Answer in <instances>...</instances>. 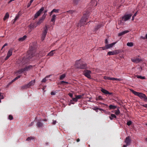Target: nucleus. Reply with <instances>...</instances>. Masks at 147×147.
<instances>
[{"mask_svg": "<svg viewBox=\"0 0 147 147\" xmlns=\"http://www.w3.org/2000/svg\"><path fill=\"white\" fill-rule=\"evenodd\" d=\"M75 67L78 68L82 69H85L87 68V64L83 63L80 59L77 60L75 65Z\"/></svg>", "mask_w": 147, "mask_h": 147, "instance_id": "1", "label": "nucleus"}, {"mask_svg": "<svg viewBox=\"0 0 147 147\" xmlns=\"http://www.w3.org/2000/svg\"><path fill=\"white\" fill-rule=\"evenodd\" d=\"M130 90L135 95L138 96L141 99H144V101H146V100L147 98V97L145 94L141 92H136L132 89H130Z\"/></svg>", "mask_w": 147, "mask_h": 147, "instance_id": "2", "label": "nucleus"}, {"mask_svg": "<svg viewBox=\"0 0 147 147\" xmlns=\"http://www.w3.org/2000/svg\"><path fill=\"white\" fill-rule=\"evenodd\" d=\"M88 18V16H87L86 15L84 14V16L81 18L78 24V26L81 27L82 26H83L84 25L86 24V22Z\"/></svg>", "mask_w": 147, "mask_h": 147, "instance_id": "3", "label": "nucleus"}, {"mask_svg": "<svg viewBox=\"0 0 147 147\" xmlns=\"http://www.w3.org/2000/svg\"><path fill=\"white\" fill-rule=\"evenodd\" d=\"M34 51H33L32 50V48L30 47V48L29 50L28 51V55H27V57L28 59L31 58L34 55Z\"/></svg>", "mask_w": 147, "mask_h": 147, "instance_id": "4", "label": "nucleus"}, {"mask_svg": "<svg viewBox=\"0 0 147 147\" xmlns=\"http://www.w3.org/2000/svg\"><path fill=\"white\" fill-rule=\"evenodd\" d=\"M47 26L45 25L44 28V30L43 31L42 36L41 37L42 39V40H43L45 37L46 36L47 33Z\"/></svg>", "mask_w": 147, "mask_h": 147, "instance_id": "5", "label": "nucleus"}, {"mask_svg": "<svg viewBox=\"0 0 147 147\" xmlns=\"http://www.w3.org/2000/svg\"><path fill=\"white\" fill-rule=\"evenodd\" d=\"M91 73V71H90L88 70H85L83 72L84 75L88 78H91L90 74Z\"/></svg>", "mask_w": 147, "mask_h": 147, "instance_id": "6", "label": "nucleus"}, {"mask_svg": "<svg viewBox=\"0 0 147 147\" xmlns=\"http://www.w3.org/2000/svg\"><path fill=\"white\" fill-rule=\"evenodd\" d=\"M132 15L131 14L125 15L123 17V19L125 21H127L131 18Z\"/></svg>", "mask_w": 147, "mask_h": 147, "instance_id": "7", "label": "nucleus"}, {"mask_svg": "<svg viewBox=\"0 0 147 147\" xmlns=\"http://www.w3.org/2000/svg\"><path fill=\"white\" fill-rule=\"evenodd\" d=\"M44 8L43 7H42L40 10L38 11L35 14L34 16V18H37L39 15L44 10Z\"/></svg>", "mask_w": 147, "mask_h": 147, "instance_id": "8", "label": "nucleus"}, {"mask_svg": "<svg viewBox=\"0 0 147 147\" xmlns=\"http://www.w3.org/2000/svg\"><path fill=\"white\" fill-rule=\"evenodd\" d=\"M125 142L127 145H129L131 143V140L129 136L127 137L125 140Z\"/></svg>", "mask_w": 147, "mask_h": 147, "instance_id": "9", "label": "nucleus"}, {"mask_svg": "<svg viewBox=\"0 0 147 147\" xmlns=\"http://www.w3.org/2000/svg\"><path fill=\"white\" fill-rule=\"evenodd\" d=\"M131 61L134 63H138L142 61V60L139 58H136L133 59H131Z\"/></svg>", "mask_w": 147, "mask_h": 147, "instance_id": "10", "label": "nucleus"}, {"mask_svg": "<svg viewBox=\"0 0 147 147\" xmlns=\"http://www.w3.org/2000/svg\"><path fill=\"white\" fill-rule=\"evenodd\" d=\"M35 82V80L31 81L27 84L28 87V88H30L31 86L34 85V84Z\"/></svg>", "mask_w": 147, "mask_h": 147, "instance_id": "11", "label": "nucleus"}, {"mask_svg": "<svg viewBox=\"0 0 147 147\" xmlns=\"http://www.w3.org/2000/svg\"><path fill=\"white\" fill-rule=\"evenodd\" d=\"M116 42H113L110 44H107L106 45V47L107 49H108L112 48L116 43Z\"/></svg>", "mask_w": 147, "mask_h": 147, "instance_id": "12", "label": "nucleus"}, {"mask_svg": "<svg viewBox=\"0 0 147 147\" xmlns=\"http://www.w3.org/2000/svg\"><path fill=\"white\" fill-rule=\"evenodd\" d=\"M101 91L102 93L105 94H109L110 95L112 94V93L109 92L107 90L103 88H102L101 90Z\"/></svg>", "mask_w": 147, "mask_h": 147, "instance_id": "13", "label": "nucleus"}, {"mask_svg": "<svg viewBox=\"0 0 147 147\" xmlns=\"http://www.w3.org/2000/svg\"><path fill=\"white\" fill-rule=\"evenodd\" d=\"M129 32V31L128 30H126L122 32H121L119 33L118 34V36H121L122 35H124V34L127 33Z\"/></svg>", "mask_w": 147, "mask_h": 147, "instance_id": "14", "label": "nucleus"}, {"mask_svg": "<svg viewBox=\"0 0 147 147\" xmlns=\"http://www.w3.org/2000/svg\"><path fill=\"white\" fill-rule=\"evenodd\" d=\"M32 67V65H29L26 67H25L24 68V71H26L30 70Z\"/></svg>", "mask_w": 147, "mask_h": 147, "instance_id": "15", "label": "nucleus"}, {"mask_svg": "<svg viewBox=\"0 0 147 147\" xmlns=\"http://www.w3.org/2000/svg\"><path fill=\"white\" fill-rule=\"evenodd\" d=\"M24 68H22L21 69H20L17 71L16 72V74H20L23 72H24Z\"/></svg>", "mask_w": 147, "mask_h": 147, "instance_id": "16", "label": "nucleus"}, {"mask_svg": "<svg viewBox=\"0 0 147 147\" xmlns=\"http://www.w3.org/2000/svg\"><path fill=\"white\" fill-rule=\"evenodd\" d=\"M103 26V25L102 24H99L96 26L94 28V30L95 31H97L99 28L102 27Z\"/></svg>", "mask_w": 147, "mask_h": 147, "instance_id": "17", "label": "nucleus"}, {"mask_svg": "<svg viewBox=\"0 0 147 147\" xmlns=\"http://www.w3.org/2000/svg\"><path fill=\"white\" fill-rule=\"evenodd\" d=\"M117 53L116 51H109L107 53V55H113Z\"/></svg>", "mask_w": 147, "mask_h": 147, "instance_id": "18", "label": "nucleus"}, {"mask_svg": "<svg viewBox=\"0 0 147 147\" xmlns=\"http://www.w3.org/2000/svg\"><path fill=\"white\" fill-rule=\"evenodd\" d=\"M109 107L110 110L115 109L117 108V107L116 106L111 105H109Z\"/></svg>", "mask_w": 147, "mask_h": 147, "instance_id": "19", "label": "nucleus"}, {"mask_svg": "<svg viewBox=\"0 0 147 147\" xmlns=\"http://www.w3.org/2000/svg\"><path fill=\"white\" fill-rule=\"evenodd\" d=\"M36 125L38 127H41L43 126V124L40 121H38L36 123Z\"/></svg>", "mask_w": 147, "mask_h": 147, "instance_id": "20", "label": "nucleus"}, {"mask_svg": "<svg viewBox=\"0 0 147 147\" xmlns=\"http://www.w3.org/2000/svg\"><path fill=\"white\" fill-rule=\"evenodd\" d=\"M34 24L32 23H31L28 26L29 27L31 30L29 31L30 32L32 29L34 28Z\"/></svg>", "mask_w": 147, "mask_h": 147, "instance_id": "21", "label": "nucleus"}, {"mask_svg": "<svg viewBox=\"0 0 147 147\" xmlns=\"http://www.w3.org/2000/svg\"><path fill=\"white\" fill-rule=\"evenodd\" d=\"M116 118L117 117L116 115L113 114H111V116L109 117V118L111 120H112L113 119V118Z\"/></svg>", "mask_w": 147, "mask_h": 147, "instance_id": "22", "label": "nucleus"}, {"mask_svg": "<svg viewBox=\"0 0 147 147\" xmlns=\"http://www.w3.org/2000/svg\"><path fill=\"white\" fill-rule=\"evenodd\" d=\"M9 14L7 12L6 13L3 19L4 21L6 19L9 18Z\"/></svg>", "mask_w": 147, "mask_h": 147, "instance_id": "23", "label": "nucleus"}, {"mask_svg": "<svg viewBox=\"0 0 147 147\" xmlns=\"http://www.w3.org/2000/svg\"><path fill=\"white\" fill-rule=\"evenodd\" d=\"M56 15L54 14L52 16V18L51 19V21L54 23L55 22L56 17Z\"/></svg>", "mask_w": 147, "mask_h": 147, "instance_id": "24", "label": "nucleus"}, {"mask_svg": "<svg viewBox=\"0 0 147 147\" xmlns=\"http://www.w3.org/2000/svg\"><path fill=\"white\" fill-rule=\"evenodd\" d=\"M27 38L26 35H24L23 37L20 38L19 39V41H23L24 40Z\"/></svg>", "mask_w": 147, "mask_h": 147, "instance_id": "25", "label": "nucleus"}, {"mask_svg": "<svg viewBox=\"0 0 147 147\" xmlns=\"http://www.w3.org/2000/svg\"><path fill=\"white\" fill-rule=\"evenodd\" d=\"M12 50L11 49H9L7 53V55L10 57L12 55Z\"/></svg>", "mask_w": 147, "mask_h": 147, "instance_id": "26", "label": "nucleus"}, {"mask_svg": "<svg viewBox=\"0 0 147 147\" xmlns=\"http://www.w3.org/2000/svg\"><path fill=\"white\" fill-rule=\"evenodd\" d=\"M104 99L102 98V97L100 96H99L98 97L96 98V100H103Z\"/></svg>", "mask_w": 147, "mask_h": 147, "instance_id": "27", "label": "nucleus"}, {"mask_svg": "<svg viewBox=\"0 0 147 147\" xmlns=\"http://www.w3.org/2000/svg\"><path fill=\"white\" fill-rule=\"evenodd\" d=\"M115 115H118L120 114V112L119 108H118L117 110H115Z\"/></svg>", "mask_w": 147, "mask_h": 147, "instance_id": "28", "label": "nucleus"}, {"mask_svg": "<svg viewBox=\"0 0 147 147\" xmlns=\"http://www.w3.org/2000/svg\"><path fill=\"white\" fill-rule=\"evenodd\" d=\"M55 50H52L51 51V52H50L47 55V56H52L54 53Z\"/></svg>", "mask_w": 147, "mask_h": 147, "instance_id": "29", "label": "nucleus"}, {"mask_svg": "<svg viewBox=\"0 0 147 147\" xmlns=\"http://www.w3.org/2000/svg\"><path fill=\"white\" fill-rule=\"evenodd\" d=\"M65 76L66 74H63L60 76L59 79L60 80H63L65 78Z\"/></svg>", "mask_w": 147, "mask_h": 147, "instance_id": "30", "label": "nucleus"}, {"mask_svg": "<svg viewBox=\"0 0 147 147\" xmlns=\"http://www.w3.org/2000/svg\"><path fill=\"white\" fill-rule=\"evenodd\" d=\"M19 17V15L17 14L16 16V17L13 20V23H14L18 19Z\"/></svg>", "mask_w": 147, "mask_h": 147, "instance_id": "31", "label": "nucleus"}, {"mask_svg": "<svg viewBox=\"0 0 147 147\" xmlns=\"http://www.w3.org/2000/svg\"><path fill=\"white\" fill-rule=\"evenodd\" d=\"M34 138L33 137L30 136V137H28L26 140V141L30 142L32 140H33Z\"/></svg>", "mask_w": 147, "mask_h": 147, "instance_id": "32", "label": "nucleus"}, {"mask_svg": "<svg viewBox=\"0 0 147 147\" xmlns=\"http://www.w3.org/2000/svg\"><path fill=\"white\" fill-rule=\"evenodd\" d=\"M127 45L129 47H132L133 46V44L132 42H128L127 43Z\"/></svg>", "mask_w": 147, "mask_h": 147, "instance_id": "33", "label": "nucleus"}, {"mask_svg": "<svg viewBox=\"0 0 147 147\" xmlns=\"http://www.w3.org/2000/svg\"><path fill=\"white\" fill-rule=\"evenodd\" d=\"M136 77L137 78H140L142 79H144L145 78L144 76H142L140 75H137L136 76Z\"/></svg>", "mask_w": 147, "mask_h": 147, "instance_id": "34", "label": "nucleus"}, {"mask_svg": "<svg viewBox=\"0 0 147 147\" xmlns=\"http://www.w3.org/2000/svg\"><path fill=\"white\" fill-rule=\"evenodd\" d=\"M21 88L22 89H27V88H28V86H27V84H25L22 86Z\"/></svg>", "mask_w": 147, "mask_h": 147, "instance_id": "35", "label": "nucleus"}, {"mask_svg": "<svg viewBox=\"0 0 147 147\" xmlns=\"http://www.w3.org/2000/svg\"><path fill=\"white\" fill-rule=\"evenodd\" d=\"M83 95H76L75 96L76 97V98L77 99V100L78 99H80L83 96Z\"/></svg>", "mask_w": 147, "mask_h": 147, "instance_id": "36", "label": "nucleus"}, {"mask_svg": "<svg viewBox=\"0 0 147 147\" xmlns=\"http://www.w3.org/2000/svg\"><path fill=\"white\" fill-rule=\"evenodd\" d=\"M43 21V20L41 19H40L38 21V22H37V24L38 25H40L41 23H42Z\"/></svg>", "mask_w": 147, "mask_h": 147, "instance_id": "37", "label": "nucleus"}, {"mask_svg": "<svg viewBox=\"0 0 147 147\" xmlns=\"http://www.w3.org/2000/svg\"><path fill=\"white\" fill-rule=\"evenodd\" d=\"M59 11V9H54L52 10V11H53V12H55V13H58Z\"/></svg>", "mask_w": 147, "mask_h": 147, "instance_id": "38", "label": "nucleus"}, {"mask_svg": "<svg viewBox=\"0 0 147 147\" xmlns=\"http://www.w3.org/2000/svg\"><path fill=\"white\" fill-rule=\"evenodd\" d=\"M4 98V97L2 95V93H0V102H1V100L3 99Z\"/></svg>", "mask_w": 147, "mask_h": 147, "instance_id": "39", "label": "nucleus"}, {"mask_svg": "<svg viewBox=\"0 0 147 147\" xmlns=\"http://www.w3.org/2000/svg\"><path fill=\"white\" fill-rule=\"evenodd\" d=\"M13 117L11 115H9L8 117V119L10 120H11L13 119Z\"/></svg>", "mask_w": 147, "mask_h": 147, "instance_id": "40", "label": "nucleus"}, {"mask_svg": "<svg viewBox=\"0 0 147 147\" xmlns=\"http://www.w3.org/2000/svg\"><path fill=\"white\" fill-rule=\"evenodd\" d=\"M47 80V78L46 77H45L42 79V80L41 81V82L42 83L45 82Z\"/></svg>", "mask_w": 147, "mask_h": 147, "instance_id": "41", "label": "nucleus"}, {"mask_svg": "<svg viewBox=\"0 0 147 147\" xmlns=\"http://www.w3.org/2000/svg\"><path fill=\"white\" fill-rule=\"evenodd\" d=\"M74 104V102L73 100H71L70 101L69 103V105L70 106L71 104Z\"/></svg>", "mask_w": 147, "mask_h": 147, "instance_id": "42", "label": "nucleus"}, {"mask_svg": "<svg viewBox=\"0 0 147 147\" xmlns=\"http://www.w3.org/2000/svg\"><path fill=\"white\" fill-rule=\"evenodd\" d=\"M46 15L45 14H44L42 16V18H41V19H42L43 21L44 20V19L45 18L46 16Z\"/></svg>", "mask_w": 147, "mask_h": 147, "instance_id": "43", "label": "nucleus"}, {"mask_svg": "<svg viewBox=\"0 0 147 147\" xmlns=\"http://www.w3.org/2000/svg\"><path fill=\"white\" fill-rule=\"evenodd\" d=\"M132 123V122L130 121H128L127 123V124L128 125V126H129Z\"/></svg>", "mask_w": 147, "mask_h": 147, "instance_id": "44", "label": "nucleus"}, {"mask_svg": "<svg viewBox=\"0 0 147 147\" xmlns=\"http://www.w3.org/2000/svg\"><path fill=\"white\" fill-rule=\"evenodd\" d=\"M104 79L105 80H110V77H107V76H105L104 77Z\"/></svg>", "mask_w": 147, "mask_h": 147, "instance_id": "45", "label": "nucleus"}, {"mask_svg": "<svg viewBox=\"0 0 147 147\" xmlns=\"http://www.w3.org/2000/svg\"><path fill=\"white\" fill-rule=\"evenodd\" d=\"M34 24V28L36 27L38 25L37 24V22L32 23Z\"/></svg>", "mask_w": 147, "mask_h": 147, "instance_id": "46", "label": "nucleus"}, {"mask_svg": "<svg viewBox=\"0 0 147 147\" xmlns=\"http://www.w3.org/2000/svg\"><path fill=\"white\" fill-rule=\"evenodd\" d=\"M72 100L74 101H75V102H76L78 101V100L76 96L75 98H72Z\"/></svg>", "mask_w": 147, "mask_h": 147, "instance_id": "47", "label": "nucleus"}, {"mask_svg": "<svg viewBox=\"0 0 147 147\" xmlns=\"http://www.w3.org/2000/svg\"><path fill=\"white\" fill-rule=\"evenodd\" d=\"M103 111L106 114H110V112L107 111L105 110H103Z\"/></svg>", "mask_w": 147, "mask_h": 147, "instance_id": "48", "label": "nucleus"}, {"mask_svg": "<svg viewBox=\"0 0 147 147\" xmlns=\"http://www.w3.org/2000/svg\"><path fill=\"white\" fill-rule=\"evenodd\" d=\"M69 13L72 14L74 12V11L72 10L69 11H67Z\"/></svg>", "mask_w": 147, "mask_h": 147, "instance_id": "49", "label": "nucleus"}, {"mask_svg": "<svg viewBox=\"0 0 147 147\" xmlns=\"http://www.w3.org/2000/svg\"><path fill=\"white\" fill-rule=\"evenodd\" d=\"M121 80V78H115V81H120Z\"/></svg>", "mask_w": 147, "mask_h": 147, "instance_id": "50", "label": "nucleus"}, {"mask_svg": "<svg viewBox=\"0 0 147 147\" xmlns=\"http://www.w3.org/2000/svg\"><path fill=\"white\" fill-rule=\"evenodd\" d=\"M34 122H32L30 123V124L28 126H29V127L31 126H32V125H34Z\"/></svg>", "mask_w": 147, "mask_h": 147, "instance_id": "51", "label": "nucleus"}, {"mask_svg": "<svg viewBox=\"0 0 147 147\" xmlns=\"http://www.w3.org/2000/svg\"><path fill=\"white\" fill-rule=\"evenodd\" d=\"M20 78V76H18L14 78V80H17L18 79V78Z\"/></svg>", "mask_w": 147, "mask_h": 147, "instance_id": "52", "label": "nucleus"}, {"mask_svg": "<svg viewBox=\"0 0 147 147\" xmlns=\"http://www.w3.org/2000/svg\"><path fill=\"white\" fill-rule=\"evenodd\" d=\"M68 95L71 97H72L73 96V94L72 93H69L68 94Z\"/></svg>", "mask_w": 147, "mask_h": 147, "instance_id": "53", "label": "nucleus"}, {"mask_svg": "<svg viewBox=\"0 0 147 147\" xmlns=\"http://www.w3.org/2000/svg\"><path fill=\"white\" fill-rule=\"evenodd\" d=\"M51 95H54L56 93L54 92H51Z\"/></svg>", "mask_w": 147, "mask_h": 147, "instance_id": "54", "label": "nucleus"}, {"mask_svg": "<svg viewBox=\"0 0 147 147\" xmlns=\"http://www.w3.org/2000/svg\"><path fill=\"white\" fill-rule=\"evenodd\" d=\"M56 122H57L56 121L53 120V123H52V124L53 125H55L56 123Z\"/></svg>", "mask_w": 147, "mask_h": 147, "instance_id": "55", "label": "nucleus"}, {"mask_svg": "<svg viewBox=\"0 0 147 147\" xmlns=\"http://www.w3.org/2000/svg\"><path fill=\"white\" fill-rule=\"evenodd\" d=\"M7 45V43H5L3 46V47L1 49H2L5 47V46H6Z\"/></svg>", "mask_w": 147, "mask_h": 147, "instance_id": "56", "label": "nucleus"}, {"mask_svg": "<svg viewBox=\"0 0 147 147\" xmlns=\"http://www.w3.org/2000/svg\"><path fill=\"white\" fill-rule=\"evenodd\" d=\"M102 48L103 50H105L107 49L106 47V45H105V47H102Z\"/></svg>", "mask_w": 147, "mask_h": 147, "instance_id": "57", "label": "nucleus"}, {"mask_svg": "<svg viewBox=\"0 0 147 147\" xmlns=\"http://www.w3.org/2000/svg\"><path fill=\"white\" fill-rule=\"evenodd\" d=\"M142 106L144 107L147 108V104H145L144 105H142Z\"/></svg>", "mask_w": 147, "mask_h": 147, "instance_id": "58", "label": "nucleus"}, {"mask_svg": "<svg viewBox=\"0 0 147 147\" xmlns=\"http://www.w3.org/2000/svg\"><path fill=\"white\" fill-rule=\"evenodd\" d=\"M15 80H14V79L13 80L11 81V82H10L9 84V85H10L13 82H14V81H15Z\"/></svg>", "mask_w": 147, "mask_h": 147, "instance_id": "59", "label": "nucleus"}, {"mask_svg": "<svg viewBox=\"0 0 147 147\" xmlns=\"http://www.w3.org/2000/svg\"><path fill=\"white\" fill-rule=\"evenodd\" d=\"M10 57V56H9L8 55H7V56L5 58V60H7L8 58H9Z\"/></svg>", "mask_w": 147, "mask_h": 147, "instance_id": "60", "label": "nucleus"}, {"mask_svg": "<svg viewBox=\"0 0 147 147\" xmlns=\"http://www.w3.org/2000/svg\"><path fill=\"white\" fill-rule=\"evenodd\" d=\"M53 11H52V10L49 13L50 16H51L52 14Z\"/></svg>", "mask_w": 147, "mask_h": 147, "instance_id": "61", "label": "nucleus"}, {"mask_svg": "<svg viewBox=\"0 0 147 147\" xmlns=\"http://www.w3.org/2000/svg\"><path fill=\"white\" fill-rule=\"evenodd\" d=\"M115 78L110 77V80L115 81Z\"/></svg>", "mask_w": 147, "mask_h": 147, "instance_id": "62", "label": "nucleus"}, {"mask_svg": "<svg viewBox=\"0 0 147 147\" xmlns=\"http://www.w3.org/2000/svg\"><path fill=\"white\" fill-rule=\"evenodd\" d=\"M108 40H107V39H106L105 40V44H107L108 43Z\"/></svg>", "mask_w": 147, "mask_h": 147, "instance_id": "63", "label": "nucleus"}, {"mask_svg": "<svg viewBox=\"0 0 147 147\" xmlns=\"http://www.w3.org/2000/svg\"><path fill=\"white\" fill-rule=\"evenodd\" d=\"M51 76V75H48V76H47L45 77L47 78H48L50 77Z\"/></svg>", "mask_w": 147, "mask_h": 147, "instance_id": "64", "label": "nucleus"}]
</instances>
